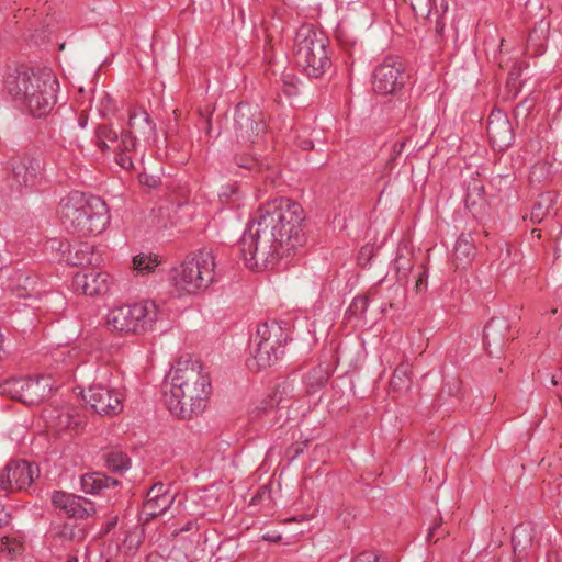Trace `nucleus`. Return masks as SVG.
I'll return each mask as SVG.
<instances>
[{
  "mask_svg": "<svg viewBox=\"0 0 562 562\" xmlns=\"http://www.w3.org/2000/svg\"><path fill=\"white\" fill-rule=\"evenodd\" d=\"M536 528L531 522H524L515 527L512 535V544L515 559L524 560L529 557L533 547Z\"/></svg>",
  "mask_w": 562,
  "mask_h": 562,
  "instance_id": "obj_20",
  "label": "nucleus"
},
{
  "mask_svg": "<svg viewBox=\"0 0 562 562\" xmlns=\"http://www.w3.org/2000/svg\"><path fill=\"white\" fill-rule=\"evenodd\" d=\"M532 234H537V238H540V231H538V229H532Z\"/></svg>",
  "mask_w": 562,
  "mask_h": 562,
  "instance_id": "obj_60",
  "label": "nucleus"
},
{
  "mask_svg": "<svg viewBox=\"0 0 562 562\" xmlns=\"http://www.w3.org/2000/svg\"><path fill=\"white\" fill-rule=\"evenodd\" d=\"M475 256L474 239L471 234H462L454 245L453 257L457 267H465Z\"/></svg>",
  "mask_w": 562,
  "mask_h": 562,
  "instance_id": "obj_25",
  "label": "nucleus"
},
{
  "mask_svg": "<svg viewBox=\"0 0 562 562\" xmlns=\"http://www.w3.org/2000/svg\"><path fill=\"white\" fill-rule=\"evenodd\" d=\"M116 484V480L99 472L87 473L81 476V487L86 494H99L103 488Z\"/></svg>",
  "mask_w": 562,
  "mask_h": 562,
  "instance_id": "obj_26",
  "label": "nucleus"
},
{
  "mask_svg": "<svg viewBox=\"0 0 562 562\" xmlns=\"http://www.w3.org/2000/svg\"><path fill=\"white\" fill-rule=\"evenodd\" d=\"M518 74L516 71H510L507 79V87L509 90H515V94L518 92Z\"/></svg>",
  "mask_w": 562,
  "mask_h": 562,
  "instance_id": "obj_46",
  "label": "nucleus"
},
{
  "mask_svg": "<svg viewBox=\"0 0 562 562\" xmlns=\"http://www.w3.org/2000/svg\"><path fill=\"white\" fill-rule=\"evenodd\" d=\"M4 289L23 299H38L45 292L41 278L24 269L13 270L7 278Z\"/></svg>",
  "mask_w": 562,
  "mask_h": 562,
  "instance_id": "obj_15",
  "label": "nucleus"
},
{
  "mask_svg": "<svg viewBox=\"0 0 562 562\" xmlns=\"http://www.w3.org/2000/svg\"><path fill=\"white\" fill-rule=\"evenodd\" d=\"M409 366L408 363H401L394 370L393 376L391 379V385L394 389H401L408 378Z\"/></svg>",
  "mask_w": 562,
  "mask_h": 562,
  "instance_id": "obj_37",
  "label": "nucleus"
},
{
  "mask_svg": "<svg viewBox=\"0 0 562 562\" xmlns=\"http://www.w3.org/2000/svg\"><path fill=\"white\" fill-rule=\"evenodd\" d=\"M263 539L272 541V542H277V541H279L281 539V536L280 535L274 536V537L263 536Z\"/></svg>",
  "mask_w": 562,
  "mask_h": 562,
  "instance_id": "obj_57",
  "label": "nucleus"
},
{
  "mask_svg": "<svg viewBox=\"0 0 562 562\" xmlns=\"http://www.w3.org/2000/svg\"><path fill=\"white\" fill-rule=\"evenodd\" d=\"M78 124L80 127L85 128L88 124V117L87 115L81 114L78 119Z\"/></svg>",
  "mask_w": 562,
  "mask_h": 562,
  "instance_id": "obj_54",
  "label": "nucleus"
},
{
  "mask_svg": "<svg viewBox=\"0 0 562 562\" xmlns=\"http://www.w3.org/2000/svg\"><path fill=\"white\" fill-rule=\"evenodd\" d=\"M173 502V494L160 495L157 498H146L139 512L138 520L142 524L149 522L153 518L165 514Z\"/></svg>",
  "mask_w": 562,
  "mask_h": 562,
  "instance_id": "obj_22",
  "label": "nucleus"
},
{
  "mask_svg": "<svg viewBox=\"0 0 562 562\" xmlns=\"http://www.w3.org/2000/svg\"><path fill=\"white\" fill-rule=\"evenodd\" d=\"M549 23L544 20H540L528 35V46L535 47L536 50H540L548 40Z\"/></svg>",
  "mask_w": 562,
  "mask_h": 562,
  "instance_id": "obj_29",
  "label": "nucleus"
},
{
  "mask_svg": "<svg viewBox=\"0 0 562 562\" xmlns=\"http://www.w3.org/2000/svg\"><path fill=\"white\" fill-rule=\"evenodd\" d=\"M138 178L139 182L144 186H147L148 188H156L160 182V179L158 177L150 176L147 173H140Z\"/></svg>",
  "mask_w": 562,
  "mask_h": 562,
  "instance_id": "obj_43",
  "label": "nucleus"
},
{
  "mask_svg": "<svg viewBox=\"0 0 562 562\" xmlns=\"http://www.w3.org/2000/svg\"><path fill=\"white\" fill-rule=\"evenodd\" d=\"M304 210L280 196L261 204L238 241V250L250 270H266L305 241Z\"/></svg>",
  "mask_w": 562,
  "mask_h": 562,
  "instance_id": "obj_1",
  "label": "nucleus"
},
{
  "mask_svg": "<svg viewBox=\"0 0 562 562\" xmlns=\"http://www.w3.org/2000/svg\"><path fill=\"white\" fill-rule=\"evenodd\" d=\"M91 102H92V104H94L98 113L102 117H105V116L110 115L115 110V102H114V100L104 90H101L98 93L94 92Z\"/></svg>",
  "mask_w": 562,
  "mask_h": 562,
  "instance_id": "obj_31",
  "label": "nucleus"
},
{
  "mask_svg": "<svg viewBox=\"0 0 562 562\" xmlns=\"http://www.w3.org/2000/svg\"><path fill=\"white\" fill-rule=\"evenodd\" d=\"M438 529H439V525H435L434 527H431V528L429 529V532H428V535H427V540H428V541H431V540H432V538H434V537H435V535L437 533Z\"/></svg>",
  "mask_w": 562,
  "mask_h": 562,
  "instance_id": "obj_52",
  "label": "nucleus"
},
{
  "mask_svg": "<svg viewBox=\"0 0 562 562\" xmlns=\"http://www.w3.org/2000/svg\"><path fill=\"white\" fill-rule=\"evenodd\" d=\"M265 495H269V491L267 490L266 486L261 487L257 494L254 496L251 503L255 504L258 499L262 498V496Z\"/></svg>",
  "mask_w": 562,
  "mask_h": 562,
  "instance_id": "obj_50",
  "label": "nucleus"
},
{
  "mask_svg": "<svg viewBox=\"0 0 562 562\" xmlns=\"http://www.w3.org/2000/svg\"><path fill=\"white\" fill-rule=\"evenodd\" d=\"M43 379L33 380L31 378H23V384L20 385L19 401L27 404L35 405L43 401L46 396V386L42 383Z\"/></svg>",
  "mask_w": 562,
  "mask_h": 562,
  "instance_id": "obj_24",
  "label": "nucleus"
},
{
  "mask_svg": "<svg viewBox=\"0 0 562 562\" xmlns=\"http://www.w3.org/2000/svg\"><path fill=\"white\" fill-rule=\"evenodd\" d=\"M485 189L482 182L477 179H473L467 187V194L464 202L467 207H473L484 202Z\"/></svg>",
  "mask_w": 562,
  "mask_h": 562,
  "instance_id": "obj_30",
  "label": "nucleus"
},
{
  "mask_svg": "<svg viewBox=\"0 0 562 562\" xmlns=\"http://www.w3.org/2000/svg\"><path fill=\"white\" fill-rule=\"evenodd\" d=\"M215 254L212 248H202L173 269V282L179 292L193 294L207 289L215 277Z\"/></svg>",
  "mask_w": 562,
  "mask_h": 562,
  "instance_id": "obj_7",
  "label": "nucleus"
},
{
  "mask_svg": "<svg viewBox=\"0 0 562 562\" xmlns=\"http://www.w3.org/2000/svg\"><path fill=\"white\" fill-rule=\"evenodd\" d=\"M557 194L554 192H544L539 194L535 202L531 212L530 221L532 224H540L546 218L557 215Z\"/></svg>",
  "mask_w": 562,
  "mask_h": 562,
  "instance_id": "obj_23",
  "label": "nucleus"
},
{
  "mask_svg": "<svg viewBox=\"0 0 562 562\" xmlns=\"http://www.w3.org/2000/svg\"><path fill=\"white\" fill-rule=\"evenodd\" d=\"M59 214L65 229L78 236L99 235L110 222L105 201L80 191L61 199Z\"/></svg>",
  "mask_w": 562,
  "mask_h": 562,
  "instance_id": "obj_5",
  "label": "nucleus"
},
{
  "mask_svg": "<svg viewBox=\"0 0 562 562\" xmlns=\"http://www.w3.org/2000/svg\"><path fill=\"white\" fill-rule=\"evenodd\" d=\"M10 166L11 173L8 177V184L12 191L22 192L23 189L32 188L42 177V160L30 154L13 156Z\"/></svg>",
  "mask_w": 562,
  "mask_h": 562,
  "instance_id": "obj_13",
  "label": "nucleus"
},
{
  "mask_svg": "<svg viewBox=\"0 0 562 562\" xmlns=\"http://www.w3.org/2000/svg\"><path fill=\"white\" fill-rule=\"evenodd\" d=\"M427 281V272L424 270L418 274V278L415 283V288L417 291H422L423 288L426 286Z\"/></svg>",
  "mask_w": 562,
  "mask_h": 562,
  "instance_id": "obj_48",
  "label": "nucleus"
},
{
  "mask_svg": "<svg viewBox=\"0 0 562 562\" xmlns=\"http://www.w3.org/2000/svg\"><path fill=\"white\" fill-rule=\"evenodd\" d=\"M299 146L303 149V150H311L314 148V143L311 140V139H302L299 144Z\"/></svg>",
  "mask_w": 562,
  "mask_h": 562,
  "instance_id": "obj_49",
  "label": "nucleus"
},
{
  "mask_svg": "<svg viewBox=\"0 0 562 562\" xmlns=\"http://www.w3.org/2000/svg\"><path fill=\"white\" fill-rule=\"evenodd\" d=\"M328 38L310 25L300 27L295 35V64L311 78H321L331 66Z\"/></svg>",
  "mask_w": 562,
  "mask_h": 562,
  "instance_id": "obj_6",
  "label": "nucleus"
},
{
  "mask_svg": "<svg viewBox=\"0 0 562 562\" xmlns=\"http://www.w3.org/2000/svg\"><path fill=\"white\" fill-rule=\"evenodd\" d=\"M560 381L562 382V368H561V371H560V375H553L552 376V383L554 385H557Z\"/></svg>",
  "mask_w": 562,
  "mask_h": 562,
  "instance_id": "obj_56",
  "label": "nucleus"
},
{
  "mask_svg": "<svg viewBox=\"0 0 562 562\" xmlns=\"http://www.w3.org/2000/svg\"><path fill=\"white\" fill-rule=\"evenodd\" d=\"M218 196L222 202H236L241 198L240 187L236 183L229 184L223 188Z\"/></svg>",
  "mask_w": 562,
  "mask_h": 562,
  "instance_id": "obj_39",
  "label": "nucleus"
},
{
  "mask_svg": "<svg viewBox=\"0 0 562 562\" xmlns=\"http://www.w3.org/2000/svg\"><path fill=\"white\" fill-rule=\"evenodd\" d=\"M414 13L419 18H430L431 0H411Z\"/></svg>",
  "mask_w": 562,
  "mask_h": 562,
  "instance_id": "obj_38",
  "label": "nucleus"
},
{
  "mask_svg": "<svg viewBox=\"0 0 562 562\" xmlns=\"http://www.w3.org/2000/svg\"><path fill=\"white\" fill-rule=\"evenodd\" d=\"M171 494L168 487L161 483H155L147 492L146 498H157L160 495Z\"/></svg>",
  "mask_w": 562,
  "mask_h": 562,
  "instance_id": "obj_42",
  "label": "nucleus"
},
{
  "mask_svg": "<svg viewBox=\"0 0 562 562\" xmlns=\"http://www.w3.org/2000/svg\"><path fill=\"white\" fill-rule=\"evenodd\" d=\"M353 562H386L385 560H380V558L374 553L370 551H366L360 553Z\"/></svg>",
  "mask_w": 562,
  "mask_h": 562,
  "instance_id": "obj_44",
  "label": "nucleus"
},
{
  "mask_svg": "<svg viewBox=\"0 0 562 562\" xmlns=\"http://www.w3.org/2000/svg\"><path fill=\"white\" fill-rule=\"evenodd\" d=\"M30 315H31L30 323L32 324L33 323V316H34L33 312H30Z\"/></svg>",
  "mask_w": 562,
  "mask_h": 562,
  "instance_id": "obj_61",
  "label": "nucleus"
},
{
  "mask_svg": "<svg viewBox=\"0 0 562 562\" xmlns=\"http://www.w3.org/2000/svg\"><path fill=\"white\" fill-rule=\"evenodd\" d=\"M52 503L69 518L83 519L95 513V507L92 502L82 496L63 491L53 492Z\"/></svg>",
  "mask_w": 562,
  "mask_h": 562,
  "instance_id": "obj_16",
  "label": "nucleus"
},
{
  "mask_svg": "<svg viewBox=\"0 0 562 562\" xmlns=\"http://www.w3.org/2000/svg\"><path fill=\"white\" fill-rule=\"evenodd\" d=\"M72 286L76 292L85 295H101L109 290V274L95 270L78 272L74 277Z\"/></svg>",
  "mask_w": 562,
  "mask_h": 562,
  "instance_id": "obj_19",
  "label": "nucleus"
},
{
  "mask_svg": "<svg viewBox=\"0 0 562 562\" xmlns=\"http://www.w3.org/2000/svg\"><path fill=\"white\" fill-rule=\"evenodd\" d=\"M14 102L34 117L48 115L57 102L59 82L50 70L15 68L5 80Z\"/></svg>",
  "mask_w": 562,
  "mask_h": 562,
  "instance_id": "obj_4",
  "label": "nucleus"
},
{
  "mask_svg": "<svg viewBox=\"0 0 562 562\" xmlns=\"http://www.w3.org/2000/svg\"><path fill=\"white\" fill-rule=\"evenodd\" d=\"M156 124L143 109L130 111L127 128L117 132L111 124H99L94 131V144L102 153H112L123 169L134 168L142 143L150 146L156 142Z\"/></svg>",
  "mask_w": 562,
  "mask_h": 562,
  "instance_id": "obj_2",
  "label": "nucleus"
},
{
  "mask_svg": "<svg viewBox=\"0 0 562 562\" xmlns=\"http://www.w3.org/2000/svg\"><path fill=\"white\" fill-rule=\"evenodd\" d=\"M193 529H198V522L195 519H191L187 521L182 527L176 530V533H182L187 531H191Z\"/></svg>",
  "mask_w": 562,
  "mask_h": 562,
  "instance_id": "obj_47",
  "label": "nucleus"
},
{
  "mask_svg": "<svg viewBox=\"0 0 562 562\" xmlns=\"http://www.w3.org/2000/svg\"><path fill=\"white\" fill-rule=\"evenodd\" d=\"M547 168V165L543 164V162H540V164H536L532 169H531V172H530V180L533 182V181H539L540 180V176L541 173L546 170Z\"/></svg>",
  "mask_w": 562,
  "mask_h": 562,
  "instance_id": "obj_45",
  "label": "nucleus"
},
{
  "mask_svg": "<svg viewBox=\"0 0 562 562\" xmlns=\"http://www.w3.org/2000/svg\"><path fill=\"white\" fill-rule=\"evenodd\" d=\"M106 468L114 473H122L130 468L131 460L122 451H110L104 456Z\"/></svg>",
  "mask_w": 562,
  "mask_h": 562,
  "instance_id": "obj_28",
  "label": "nucleus"
},
{
  "mask_svg": "<svg viewBox=\"0 0 562 562\" xmlns=\"http://www.w3.org/2000/svg\"><path fill=\"white\" fill-rule=\"evenodd\" d=\"M370 252H371L370 246L362 247L360 250V254H359V260H361L363 257H367Z\"/></svg>",
  "mask_w": 562,
  "mask_h": 562,
  "instance_id": "obj_53",
  "label": "nucleus"
},
{
  "mask_svg": "<svg viewBox=\"0 0 562 562\" xmlns=\"http://www.w3.org/2000/svg\"><path fill=\"white\" fill-rule=\"evenodd\" d=\"M407 79L403 63L397 57L387 56L372 72V88L381 95L397 94Z\"/></svg>",
  "mask_w": 562,
  "mask_h": 562,
  "instance_id": "obj_9",
  "label": "nucleus"
},
{
  "mask_svg": "<svg viewBox=\"0 0 562 562\" xmlns=\"http://www.w3.org/2000/svg\"><path fill=\"white\" fill-rule=\"evenodd\" d=\"M205 123H206V127H205L206 134L210 135L211 134V130H212L210 119H207Z\"/></svg>",
  "mask_w": 562,
  "mask_h": 562,
  "instance_id": "obj_58",
  "label": "nucleus"
},
{
  "mask_svg": "<svg viewBox=\"0 0 562 562\" xmlns=\"http://www.w3.org/2000/svg\"><path fill=\"white\" fill-rule=\"evenodd\" d=\"M448 0H431V15L436 16V31L440 33L443 30L442 16L448 11Z\"/></svg>",
  "mask_w": 562,
  "mask_h": 562,
  "instance_id": "obj_34",
  "label": "nucleus"
},
{
  "mask_svg": "<svg viewBox=\"0 0 562 562\" xmlns=\"http://www.w3.org/2000/svg\"><path fill=\"white\" fill-rule=\"evenodd\" d=\"M63 259L70 266H99L102 257L94 246L88 241L60 243Z\"/></svg>",
  "mask_w": 562,
  "mask_h": 562,
  "instance_id": "obj_17",
  "label": "nucleus"
},
{
  "mask_svg": "<svg viewBox=\"0 0 562 562\" xmlns=\"http://www.w3.org/2000/svg\"><path fill=\"white\" fill-rule=\"evenodd\" d=\"M236 165L240 168L259 171L263 167H269V164H265L262 160H258L254 157L240 156L235 158Z\"/></svg>",
  "mask_w": 562,
  "mask_h": 562,
  "instance_id": "obj_36",
  "label": "nucleus"
},
{
  "mask_svg": "<svg viewBox=\"0 0 562 562\" xmlns=\"http://www.w3.org/2000/svg\"><path fill=\"white\" fill-rule=\"evenodd\" d=\"M66 562H78V559L76 557H71Z\"/></svg>",
  "mask_w": 562,
  "mask_h": 562,
  "instance_id": "obj_59",
  "label": "nucleus"
},
{
  "mask_svg": "<svg viewBox=\"0 0 562 562\" xmlns=\"http://www.w3.org/2000/svg\"><path fill=\"white\" fill-rule=\"evenodd\" d=\"M282 83V91L285 95L292 97L297 94V86L295 83V77L293 75H283Z\"/></svg>",
  "mask_w": 562,
  "mask_h": 562,
  "instance_id": "obj_41",
  "label": "nucleus"
},
{
  "mask_svg": "<svg viewBox=\"0 0 562 562\" xmlns=\"http://www.w3.org/2000/svg\"><path fill=\"white\" fill-rule=\"evenodd\" d=\"M23 378H10L0 381V395L9 396L19 401L20 385Z\"/></svg>",
  "mask_w": 562,
  "mask_h": 562,
  "instance_id": "obj_33",
  "label": "nucleus"
},
{
  "mask_svg": "<svg viewBox=\"0 0 562 562\" xmlns=\"http://www.w3.org/2000/svg\"><path fill=\"white\" fill-rule=\"evenodd\" d=\"M394 267L397 271L398 280L406 278L407 272L412 269L411 259L397 254L394 260Z\"/></svg>",
  "mask_w": 562,
  "mask_h": 562,
  "instance_id": "obj_40",
  "label": "nucleus"
},
{
  "mask_svg": "<svg viewBox=\"0 0 562 562\" xmlns=\"http://www.w3.org/2000/svg\"><path fill=\"white\" fill-rule=\"evenodd\" d=\"M10 516L4 509H0V528L8 525Z\"/></svg>",
  "mask_w": 562,
  "mask_h": 562,
  "instance_id": "obj_51",
  "label": "nucleus"
},
{
  "mask_svg": "<svg viewBox=\"0 0 562 562\" xmlns=\"http://www.w3.org/2000/svg\"><path fill=\"white\" fill-rule=\"evenodd\" d=\"M509 325L504 318L494 317L486 324L483 331V344L490 355L493 353L492 346L502 348L505 345Z\"/></svg>",
  "mask_w": 562,
  "mask_h": 562,
  "instance_id": "obj_21",
  "label": "nucleus"
},
{
  "mask_svg": "<svg viewBox=\"0 0 562 562\" xmlns=\"http://www.w3.org/2000/svg\"><path fill=\"white\" fill-rule=\"evenodd\" d=\"M369 302L368 299L364 296H357L352 300L350 306L348 307L346 315L349 317L355 316L359 317L362 316L366 311L368 310Z\"/></svg>",
  "mask_w": 562,
  "mask_h": 562,
  "instance_id": "obj_35",
  "label": "nucleus"
},
{
  "mask_svg": "<svg viewBox=\"0 0 562 562\" xmlns=\"http://www.w3.org/2000/svg\"><path fill=\"white\" fill-rule=\"evenodd\" d=\"M404 146H405V143H403V142L395 143L393 146V149L395 153L400 154L403 150Z\"/></svg>",
  "mask_w": 562,
  "mask_h": 562,
  "instance_id": "obj_55",
  "label": "nucleus"
},
{
  "mask_svg": "<svg viewBox=\"0 0 562 562\" xmlns=\"http://www.w3.org/2000/svg\"><path fill=\"white\" fill-rule=\"evenodd\" d=\"M168 378L170 390L166 403L170 413L181 419L201 414L211 393V381L199 361L179 359Z\"/></svg>",
  "mask_w": 562,
  "mask_h": 562,
  "instance_id": "obj_3",
  "label": "nucleus"
},
{
  "mask_svg": "<svg viewBox=\"0 0 562 562\" xmlns=\"http://www.w3.org/2000/svg\"><path fill=\"white\" fill-rule=\"evenodd\" d=\"M82 400L101 416H114L123 409V393L114 386L95 383L81 392Z\"/></svg>",
  "mask_w": 562,
  "mask_h": 562,
  "instance_id": "obj_12",
  "label": "nucleus"
},
{
  "mask_svg": "<svg viewBox=\"0 0 562 562\" xmlns=\"http://www.w3.org/2000/svg\"><path fill=\"white\" fill-rule=\"evenodd\" d=\"M38 474L37 465L25 460H10L0 471V490L5 493L24 490Z\"/></svg>",
  "mask_w": 562,
  "mask_h": 562,
  "instance_id": "obj_14",
  "label": "nucleus"
},
{
  "mask_svg": "<svg viewBox=\"0 0 562 562\" xmlns=\"http://www.w3.org/2000/svg\"><path fill=\"white\" fill-rule=\"evenodd\" d=\"M160 311L154 301L124 304L109 311L106 324L120 333L144 334L156 329Z\"/></svg>",
  "mask_w": 562,
  "mask_h": 562,
  "instance_id": "obj_8",
  "label": "nucleus"
},
{
  "mask_svg": "<svg viewBox=\"0 0 562 562\" xmlns=\"http://www.w3.org/2000/svg\"><path fill=\"white\" fill-rule=\"evenodd\" d=\"M282 328L276 323H261L257 327L254 342L256 349L254 359L259 369L270 367L274 361L278 360L279 355L283 353L281 339Z\"/></svg>",
  "mask_w": 562,
  "mask_h": 562,
  "instance_id": "obj_10",
  "label": "nucleus"
},
{
  "mask_svg": "<svg viewBox=\"0 0 562 562\" xmlns=\"http://www.w3.org/2000/svg\"><path fill=\"white\" fill-rule=\"evenodd\" d=\"M54 538L61 542H79L86 537V529L76 522L57 525L52 530Z\"/></svg>",
  "mask_w": 562,
  "mask_h": 562,
  "instance_id": "obj_27",
  "label": "nucleus"
},
{
  "mask_svg": "<svg viewBox=\"0 0 562 562\" xmlns=\"http://www.w3.org/2000/svg\"><path fill=\"white\" fill-rule=\"evenodd\" d=\"M234 131L240 143H259L266 133V122L262 112L257 106L239 103L234 112Z\"/></svg>",
  "mask_w": 562,
  "mask_h": 562,
  "instance_id": "obj_11",
  "label": "nucleus"
},
{
  "mask_svg": "<svg viewBox=\"0 0 562 562\" xmlns=\"http://www.w3.org/2000/svg\"><path fill=\"white\" fill-rule=\"evenodd\" d=\"M487 135L494 146L501 149L514 142V132L507 115L502 110H493L487 121Z\"/></svg>",
  "mask_w": 562,
  "mask_h": 562,
  "instance_id": "obj_18",
  "label": "nucleus"
},
{
  "mask_svg": "<svg viewBox=\"0 0 562 562\" xmlns=\"http://www.w3.org/2000/svg\"><path fill=\"white\" fill-rule=\"evenodd\" d=\"M158 266L156 256L139 254L133 258V268L139 273H149Z\"/></svg>",
  "mask_w": 562,
  "mask_h": 562,
  "instance_id": "obj_32",
  "label": "nucleus"
}]
</instances>
